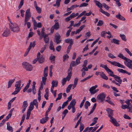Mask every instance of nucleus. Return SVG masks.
<instances>
[{
  "instance_id": "nucleus-14",
  "label": "nucleus",
  "mask_w": 132,
  "mask_h": 132,
  "mask_svg": "<svg viewBox=\"0 0 132 132\" xmlns=\"http://www.w3.org/2000/svg\"><path fill=\"white\" fill-rule=\"evenodd\" d=\"M127 109V111L131 113L132 112V106L131 105H124V109Z\"/></svg>"
},
{
  "instance_id": "nucleus-20",
  "label": "nucleus",
  "mask_w": 132,
  "mask_h": 132,
  "mask_svg": "<svg viewBox=\"0 0 132 132\" xmlns=\"http://www.w3.org/2000/svg\"><path fill=\"white\" fill-rule=\"evenodd\" d=\"M94 2L96 6H97L99 8H102V4L99 1L96 0H94Z\"/></svg>"
},
{
  "instance_id": "nucleus-19",
  "label": "nucleus",
  "mask_w": 132,
  "mask_h": 132,
  "mask_svg": "<svg viewBox=\"0 0 132 132\" xmlns=\"http://www.w3.org/2000/svg\"><path fill=\"white\" fill-rule=\"evenodd\" d=\"M100 73V75L102 78L106 80H107L108 79V78L103 72H101Z\"/></svg>"
},
{
  "instance_id": "nucleus-25",
  "label": "nucleus",
  "mask_w": 132,
  "mask_h": 132,
  "mask_svg": "<svg viewBox=\"0 0 132 132\" xmlns=\"http://www.w3.org/2000/svg\"><path fill=\"white\" fill-rule=\"evenodd\" d=\"M116 17L118 19L121 20H124V17L122 16L120 14L116 16Z\"/></svg>"
},
{
  "instance_id": "nucleus-52",
  "label": "nucleus",
  "mask_w": 132,
  "mask_h": 132,
  "mask_svg": "<svg viewBox=\"0 0 132 132\" xmlns=\"http://www.w3.org/2000/svg\"><path fill=\"white\" fill-rule=\"evenodd\" d=\"M27 114L26 119L27 120H28L31 114V112L27 111Z\"/></svg>"
},
{
  "instance_id": "nucleus-15",
  "label": "nucleus",
  "mask_w": 132,
  "mask_h": 132,
  "mask_svg": "<svg viewBox=\"0 0 132 132\" xmlns=\"http://www.w3.org/2000/svg\"><path fill=\"white\" fill-rule=\"evenodd\" d=\"M39 63H42L44 62L45 60V57L44 56L41 55V57L37 58Z\"/></svg>"
},
{
  "instance_id": "nucleus-4",
  "label": "nucleus",
  "mask_w": 132,
  "mask_h": 132,
  "mask_svg": "<svg viewBox=\"0 0 132 132\" xmlns=\"http://www.w3.org/2000/svg\"><path fill=\"white\" fill-rule=\"evenodd\" d=\"M124 63L129 68L132 69V60L124 57Z\"/></svg>"
},
{
  "instance_id": "nucleus-45",
  "label": "nucleus",
  "mask_w": 132,
  "mask_h": 132,
  "mask_svg": "<svg viewBox=\"0 0 132 132\" xmlns=\"http://www.w3.org/2000/svg\"><path fill=\"white\" fill-rule=\"evenodd\" d=\"M36 45L35 41H34L33 42H31L30 43L29 45H30V47L34 48Z\"/></svg>"
},
{
  "instance_id": "nucleus-29",
  "label": "nucleus",
  "mask_w": 132,
  "mask_h": 132,
  "mask_svg": "<svg viewBox=\"0 0 132 132\" xmlns=\"http://www.w3.org/2000/svg\"><path fill=\"white\" fill-rule=\"evenodd\" d=\"M90 105V103L88 101H87L85 102L84 105V107L86 109H87L88 106H89Z\"/></svg>"
},
{
  "instance_id": "nucleus-54",
  "label": "nucleus",
  "mask_w": 132,
  "mask_h": 132,
  "mask_svg": "<svg viewBox=\"0 0 132 132\" xmlns=\"http://www.w3.org/2000/svg\"><path fill=\"white\" fill-rule=\"evenodd\" d=\"M72 67H70L68 70V74L72 75Z\"/></svg>"
},
{
  "instance_id": "nucleus-16",
  "label": "nucleus",
  "mask_w": 132,
  "mask_h": 132,
  "mask_svg": "<svg viewBox=\"0 0 132 132\" xmlns=\"http://www.w3.org/2000/svg\"><path fill=\"white\" fill-rule=\"evenodd\" d=\"M113 76H114L113 77L114 78L115 80L119 84H121L122 81V80L121 79L120 77L116 75Z\"/></svg>"
},
{
  "instance_id": "nucleus-9",
  "label": "nucleus",
  "mask_w": 132,
  "mask_h": 132,
  "mask_svg": "<svg viewBox=\"0 0 132 132\" xmlns=\"http://www.w3.org/2000/svg\"><path fill=\"white\" fill-rule=\"evenodd\" d=\"M31 16L30 9V8H29L26 10V12L25 19L29 20Z\"/></svg>"
},
{
  "instance_id": "nucleus-53",
  "label": "nucleus",
  "mask_w": 132,
  "mask_h": 132,
  "mask_svg": "<svg viewBox=\"0 0 132 132\" xmlns=\"http://www.w3.org/2000/svg\"><path fill=\"white\" fill-rule=\"evenodd\" d=\"M103 7L107 10H108L110 8V7L108 6L105 3H103Z\"/></svg>"
},
{
  "instance_id": "nucleus-64",
  "label": "nucleus",
  "mask_w": 132,
  "mask_h": 132,
  "mask_svg": "<svg viewBox=\"0 0 132 132\" xmlns=\"http://www.w3.org/2000/svg\"><path fill=\"white\" fill-rule=\"evenodd\" d=\"M61 46L59 45L56 47V50L57 52H59L61 50Z\"/></svg>"
},
{
  "instance_id": "nucleus-7",
  "label": "nucleus",
  "mask_w": 132,
  "mask_h": 132,
  "mask_svg": "<svg viewBox=\"0 0 132 132\" xmlns=\"http://www.w3.org/2000/svg\"><path fill=\"white\" fill-rule=\"evenodd\" d=\"M107 61L113 65L116 66H117L119 67L124 68V66L118 62L115 61L112 62L109 60H107Z\"/></svg>"
},
{
  "instance_id": "nucleus-38",
  "label": "nucleus",
  "mask_w": 132,
  "mask_h": 132,
  "mask_svg": "<svg viewBox=\"0 0 132 132\" xmlns=\"http://www.w3.org/2000/svg\"><path fill=\"white\" fill-rule=\"evenodd\" d=\"M80 126L79 128L80 131H82L84 129V125L83 124H81V123L80 124Z\"/></svg>"
},
{
  "instance_id": "nucleus-27",
  "label": "nucleus",
  "mask_w": 132,
  "mask_h": 132,
  "mask_svg": "<svg viewBox=\"0 0 132 132\" xmlns=\"http://www.w3.org/2000/svg\"><path fill=\"white\" fill-rule=\"evenodd\" d=\"M34 108V106L33 105V104H32V102H31L30 103V106H29V109L27 111L31 112L33 109Z\"/></svg>"
},
{
  "instance_id": "nucleus-58",
  "label": "nucleus",
  "mask_w": 132,
  "mask_h": 132,
  "mask_svg": "<svg viewBox=\"0 0 132 132\" xmlns=\"http://www.w3.org/2000/svg\"><path fill=\"white\" fill-rule=\"evenodd\" d=\"M44 39L45 43H47L49 42V37H47V38L44 37Z\"/></svg>"
},
{
  "instance_id": "nucleus-18",
  "label": "nucleus",
  "mask_w": 132,
  "mask_h": 132,
  "mask_svg": "<svg viewBox=\"0 0 132 132\" xmlns=\"http://www.w3.org/2000/svg\"><path fill=\"white\" fill-rule=\"evenodd\" d=\"M7 129L9 131L12 132L13 131V129L12 127L10 126V123L9 122H7Z\"/></svg>"
},
{
  "instance_id": "nucleus-13",
  "label": "nucleus",
  "mask_w": 132,
  "mask_h": 132,
  "mask_svg": "<svg viewBox=\"0 0 132 132\" xmlns=\"http://www.w3.org/2000/svg\"><path fill=\"white\" fill-rule=\"evenodd\" d=\"M106 111L108 114V116L110 118L112 117L113 115V111L110 108H108L106 109Z\"/></svg>"
},
{
  "instance_id": "nucleus-1",
  "label": "nucleus",
  "mask_w": 132,
  "mask_h": 132,
  "mask_svg": "<svg viewBox=\"0 0 132 132\" xmlns=\"http://www.w3.org/2000/svg\"><path fill=\"white\" fill-rule=\"evenodd\" d=\"M10 23H9V28L11 31L14 32L18 33L20 31V28L16 23H13L10 21Z\"/></svg>"
},
{
  "instance_id": "nucleus-60",
  "label": "nucleus",
  "mask_w": 132,
  "mask_h": 132,
  "mask_svg": "<svg viewBox=\"0 0 132 132\" xmlns=\"http://www.w3.org/2000/svg\"><path fill=\"white\" fill-rule=\"evenodd\" d=\"M71 76L72 75L68 74V75L67 76L66 78H66L67 80H68V81H69L70 80Z\"/></svg>"
},
{
  "instance_id": "nucleus-41",
  "label": "nucleus",
  "mask_w": 132,
  "mask_h": 132,
  "mask_svg": "<svg viewBox=\"0 0 132 132\" xmlns=\"http://www.w3.org/2000/svg\"><path fill=\"white\" fill-rule=\"evenodd\" d=\"M86 100V97H84L82 101L81 102V103L80 104V108H81L83 106L84 104V102H85V101Z\"/></svg>"
},
{
  "instance_id": "nucleus-2",
  "label": "nucleus",
  "mask_w": 132,
  "mask_h": 132,
  "mask_svg": "<svg viewBox=\"0 0 132 132\" xmlns=\"http://www.w3.org/2000/svg\"><path fill=\"white\" fill-rule=\"evenodd\" d=\"M21 83V80H19L16 82L15 85V87H16L15 88V91L12 93V95H16L20 91L21 89V87H20Z\"/></svg>"
},
{
  "instance_id": "nucleus-23",
  "label": "nucleus",
  "mask_w": 132,
  "mask_h": 132,
  "mask_svg": "<svg viewBox=\"0 0 132 132\" xmlns=\"http://www.w3.org/2000/svg\"><path fill=\"white\" fill-rule=\"evenodd\" d=\"M48 118H43L40 120V123L42 124H44L48 120Z\"/></svg>"
},
{
  "instance_id": "nucleus-39",
  "label": "nucleus",
  "mask_w": 132,
  "mask_h": 132,
  "mask_svg": "<svg viewBox=\"0 0 132 132\" xmlns=\"http://www.w3.org/2000/svg\"><path fill=\"white\" fill-rule=\"evenodd\" d=\"M81 118H82V117L81 116L80 118H79V119L78 120V121L76 125H75V128H77L78 126L79 123H80V122H81Z\"/></svg>"
},
{
  "instance_id": "nucleus-50",
  "label": "nucleus",
  "mask_w": 132,
  "mask_h": 132,
  "mask_svg": "<svg viewBox=\"0 0 132 132\" xmlns=\"http://www.w3.org/2000/svg\"><path fill=\"white\" fill-rule=\"evenodd\" d=\"M83 68L81 70V71H87L88 70V69L87 68V67L86 66L82 67Z\"/></svg>"
},
{
  "instance_id": "nucleus-40",
  "label": "nucleus",
  "mask_w": 132,
  "mask_h": 132,
  "mask_svg": "<svg viewBox=\"0 0 132 132\" xmlns=\"http://www.w3.org/2000/svg\"><path fill=\"white\" fill-rule=\"evenodd\" d=\"M72 45V44L71 43L70 44H69V46H68L67 51V54L69 53L70 52V49H71V47Z\"/></svg>"
},
{
  "instance_id": "nucleus-63",
  "label": "nucleus",
  "mask_w": 132,
  "mask_h": 132,
  "mask_svg": "<svg viewBox=\"0 0 132 132\" xmlns=\"http://www.w3.org/2000/svg\"><path fill=\"white\" fill-rule=\"evenodd\" d=\"M68 103V102L67 101L64 102L62 105V108L63 109L65 107V106L67 105Z\"/></svg>"
},
{
  "instance_id": "nucleus-30",
  "label": "nucleus",
  "mask_w": 132,
  "mask_h": 132,
  "mask_svg": "<svg viewBox=\"0 0 132 132\" xmlns=\"http://www.w3.org/2000/svg\"><path fill=\"white\" fill-rule=\"evenodd\" d=\"M120 41L114 38L113 39L111 40V42L112 43H114L117 44L119 45V42Z\"/></svg>"
},
{
  "instance_id": "nucleus-48",
  "label": "nucleus",
  "mask_w": 132,
  "mask_h": 132,
  "mask_svg": "<svg viewBox=\"0 0 132 132\" xmlns=\"http://www.w3.org/2000/svg\"><path fill=\"white\" fill-rule=\"evenodd\" d=\"M100 66V67H101L104 68L106 70H107V69H108V68H109L106 65H104L102 64H101Z\"/></svg>"
},
{
  "instance_id": "nucleus-46",
  "label": "nucleus",
  "mask_w": 132,
  "mask_h": 132,
  "mask_svg": "<svg viewBox=\"0 0 132 132\" xmlns=\"http://www.w3.org/2000/svg\"><path fill=\"white\" fill-rule=\"evenodd\" d=\"M23 1L24 0H21L20 4L18 6V8L19 9H20L23 5Z\"/></svg>"
},
{
  "instance_id": "nucleus-8",
  "label": "nucleus",
  "mask_w": 132,
  "mask_h": 132,
  "mask_svg": "<svg viewBox=\"0 0 132 132\" xmlns=\"http://www.w3.org/2000/svg\"><path fill=\"white\" fill-rule=\"evenodd\" d=\"M59 26L58 22H56L54 25L53 26L51 29V33H53L54 32V29L57 30L59 28Z\"/></svg>"
},
{
  "instance_id": "nucleus-21",
  "label": "nucleus",
  "mask_w": 132,
  "mask_h": 132,
  "mask_svg": "<svg viewBox=\"0 0 132 132\" xmlns=\"http://www.w3.org/2000/svg\"><path fill=\"white\" fill-rule=\"evenodd\" d=\"M76 100L75 99H73L71 101L69 105L72 106V108L74 107L75 106L76 104Z\"/></svg>"
},
{
  "instance_id": "nucleus-6",
  "label": "nucleus",
  "mask_w": 132,
  "mask_h": 132,
  "mask_svg": "<svg viewBox=\"0 0 132 132\" xmlns=\"http://www.w3.org/2000/svg\"><path fill=\"white\" fill-rule=\"evenodd\" d=\"M11 33L10 30L7 28H5L4 29V31L2 36L3 37H7L9 36Z\"/></svg>"
},
{
  "instance_id": "nucleus-12",
  "label": "nucleus",
  "mask_w": 132,
  "mask_h": 132,
  "mask_svg": "<svg viewBox=\"0 0 132 132\" xmlns=\"http://www.w3.org/2000/svg\"><path fill=\"white\" fill-rule=\"evenodd\" d=\"M34 6L37 13H40L41 12L42 9L40 7L37 6V4L36 1H35L34 2Z\"/></svg>"
},
{
  "instance_id": "nucleus-34",
  "label": "nucleus",
  "mask_w": 132,
  "mask_h": 132,
  "mask_svg": "<svg viewBox=\"0 0 132 132\" xmlns=\"http://www.w3.org/2000/svg\"><path fill=\"white\" fill-rule=\"evenodd\" d=\"M92 76H88L87 77L84 79H83L82 80H80V82H84L85 81L90 79L91 78L92 76Z\"/></svg>"
},
{
  "instance_id": "nucleus-22",
  "label": "nucleus",
  "mask_w": 132,
  "mask_h": 132,
  "mask_svg": "<svg viewBox=\"0 0 132 132\" xmlns=\"http://www.w3.org/2000/svg\"><path fill=\"white\" fill-rule=\"evenodd\" d=\"M64 41L66 43H69V44H70L71 43L72 45L73 44V41L72 39L68 38L65 40Z\"/></svg>"
},
{
  "instance_id": "nucleus-37",
  "label": "nucleus",
  "mask_w": 132,
  "mask_h": 132,
  "mask_svg": "<svg viewBox=\"0 0 132 132\" xmlns=\"http://www.w3.org/2000/svg\"><path fill=\"white\" fill-rule=\"evenodd\" d=\"M67 81L66 78H63L61 81V83L63 86H64L66 84Z\"/></svg>"
},
{
  "instance_id": "nucleus-36",
  "label": "nucleus",
  "mask_w": 132,
  "mask_h": 132,
  "mask_svg": "<svg viewBox=\"0 0 132 132\" xmlns=\"http://www.w3.org/2000/svg\"><path fill=\"white\" fill-rule=\"evenodd\" d=\"M25 116L26 114H24L23 115L21 121L20 123V126H21L22 123L23 122L25 118Z\"/></svg>"
},
{
  "instance_id": "nucleus-3",
  "label": "nucleus",
  "mask_w": 132,
  "mask_h": 132,
  "mask_svg": "<svg viewBox=\"0 0 132 132\" xmlns=\"http://www.w3.org/2000/svg\"><path fill=\"white\" fill-rule=\"evenodd\" d=\"M22 65L23 67L27 71H31L32 70V66L27 62H23Z\"/></svg>"
},
{
  "instance_id": "nucleus-51",
  "label": "nucleus",
  "mask_w": 132,
  "mask_h": 132,
  "mask_svg": "<svg viewBox=\"0 0 132 132\" xmlns=\"http://www.w3.org/2000/svg\"><path fill=\"white\" fill-rule=\"evenodd\" d=\"M125 50L130 56H132V53L130 52L128 49L126 48L125 49Z\"/></svg>"
},
{
  "instance_id": "nucleus-26",
  "label": "nucleus",
  "mask_w": 132,
  "mask_h": 132,
  "mask_svg": "<svg viewBox=\"0 0 132 132\" xmlns=\"http://www.w3.org/2000/svg\"><path fill=\"white\" fill-rule=\"evenodd\" d=\"M97 85H95L94 86H93L91 87L89 89V91L90 92V93L92 94V92H93L94 90L97 88Z\"/></svg>"
},
{
  "instance_id": "nucleus-24",
  "label": "nucleus",
  "mask_w": 132,
  "mask_h": 132,
  "mask_svg": "<svg viewBox=\"0 0 132 132\" xmlns=\"http://www.w3.org/2000/svg\"><path fill=\"white\" fill-rule=\"evenodd\" d=\"M106 71H107V73L109 74L110 76L114 77V76H113L115 75L113 74V72L109 68H108V69H107V70H106Z\"/></svg>"
},
{
  "instance_id": "nucleus-11",
  "label": "nucleus",
  "mask_w": 132,
  "mask_h": 132,
  "mask_svg": "<svg viewBox=\"0 0 132 132\" xmlns=\"http://www.w3.org/2000/svg\"><path fill=\"white\" fill-rule=\"evenodd\" d=\"M28 105V103L27 101H24L23 103L22 108L23 109L22 111V113H23L25 111L26 108Z\"/></svg>"
},
{
  "instance_id": "nucleus-10",
  "label": "nucleus",
  "mask_w": 132,
  "mask_h": 132,
  "mask_svg": "<svg viewBox=\"0 0 132 132\" xmlns=\"http://www.w3.org/2000/svg\"><path fill=\"white\" fill-rule=\"evenodd\" d=\"M111 120L110 121L115 126H119V124L118 123L116 120L113 117L110 118Z\"/></svg>"
},
{
  "instance_id": "nucleus-5",
  "label": "nucleus",
  "mask_w": 132,
  "mask_h": 132,
  "mask_svg": "<svg viewBox=\"0 0 132 132\" xmlns=\"http://www.w3.org/2000/svg\"><path fill=\"white\" fill-rule=\"evenodd\" d=\"M106 95L104 93H101L99 94L97 97V99L98 100H100L99 102H103L105 100Z\"/></svg>"
},
{
  "instance_id": "nucleus-44",
  "label": "nucleus",
  "mask_w": 132,
  "mask_h": 132,
  "mask_svg": "<svg viewBox=\"0 0 132 132\" xmlns=\"http://www.w3.org/2000/svg\"><path fill=\"white\" fill-rule=\"evenodd\" d=\"M76 66V65L75 61H72L70 64V67H75Z\"/></svg>"
},
{
  "instance_id": "nucleus-33",
  "label": "nucleus",
  "mask_w": 132,
  "mask_h": 132,
  "mask_svg": "<svg viewBox=\"0 0 132 132\" xmlns=\"http://www.w3.org/2000/svg\"><path fill=\"white\" fill-rule=\"evenodd\" d=\"M55 56L54 55H53L52 56H51L49 57V59L51 61V62L53 63H55Z\"/></svg>"
},
{
  "instance_id": "nucleus-17",
  "label": "nucleus",
  "mask_w": 132,
  "mask_h": 132,
  "mask_svg": "<svg viewBox=\"0 0 132 132\" xmlns=\"http://www.w3.org/2000/svg\"><path fill=\"white\" fill-rule=\"evenodd\" d=\"M15 80V79L14 78L13 79L10 80L8 82V86L7 88H9L11 87L12 84L13 83Z\"/></svg>"
},
{
  "instance_id": "nucleus-62",
  "label": "nucleus",
  "mask_w": 132,
  "mask_h": 132,
  "mask_svg": "<svg viewBox=\"0 0 132 132\" xmlns=\"http://www.w3.org/2000/svg\"><path fill=\"white\" fill-rule=\"evenodd\" d=\"M130 100H126L125 101V102L127 104L126 105H131V103L130 102Z\"/></svg>"
},
{
  "instance_id": "nucleus-49",
  "label": "nucleus",
  "mask_w": 132,
  "mask_h": 132,
  "mask_svg": "<svg viewBox=\"0 0 132 132\" xmlns=\"http://www.w3.org/2000/svg\"><path fill=\"white\" fill-rule=\"evenodd\" d=\"M46 45L45 44V45H44V47L42 48H41V49L40 51V52L41 53H42L44 52V50H45L46 48Z\"/></svg>"
},
{
  "instance_id": "nucleus-47",
  "label": "nucleus",
  "mask_w": 132,
  "mask_h": 132,
  "mask_svg": "<svg viewBox=\"0 0 132 132\" xmlns=\"http://www.w3.org/2000/svg\"><path fill=\"white\" fill-rule=\"evenodd\" d=\"M99 39V37L97 39L94 41L92 44L91 45V47H93L94 45H95L98 41Z\"/></svg>"
},
{
  "instance_id": "nucleus-35",
  "label": "nucleus",
  "mask_w": 132,
  "mask_h": 132,
  "mask_svg": "<svg viewBox=\"0 0 132 132\" xmlns=\"http://www.w3.org/2000/svg\"><path fill=\"white\" fill-rule=\"evenodd\" d=\"M81 59V58L80 57H78L75 63L76 65H77L80 63V60Z\"/></svg>"
},
{
  "instance_id": "nucleus-59",
  "label": "nucleus",
  "mask_w": 132,
  "mask_h": 132,
  "mask_svg": "<svg viewBox=\"0 0 132 132\" xmlns=\"http://www.w3.org/2000/svg\"><path fill=\"white\" fill-rule=\"evenodd\" d=\"M63 62H64L65 60L67 58H69V56L67 54H66L65 55H64L63 56Z\"/></svg>"
},
{
  "instance_id": "nucleus-31",
  "label": "nucleus",
  "mask_w": 132,
  "mask_h": 132,
  "mask_svg": "<svg viewBox=\"0 0 132 132\" xmlns=\"http://www.w3.org/2000/svg\"><path fill=\"white\" fill-rule=\"evenodd\" d=\"M72 85V84H70L68 86L66 90V92L67 93H68L70 92Z\"/></svg>"
},
{
  "instance_id": "nucleus-43",
  "label": "nucleus",
  "mask_w": 132,
  "mask_h": 132,
  "mask_svg": "<svg viewBox=\"0 0 132 132\" xmlns=\"http://www.w3.org/2000/svg\"><path fill=\"white\" fill-rule=\"evenodd\" d=\"M103 24V22L102 20H99L97 24V26H101Z\"/></svg>"
},
{
  "instance_id": "nucleus-42",
  "label": "nucleus",
  "mask_w": 132,
  "mask_h": 132,
  "mask_svg": "<svg viewBox=\"0 0 132 132\" xmlns=\"http://www.w3.org/2000/svg\"><path fill=\"white\" fill-rule=\"evenodd\" d=\"M46 80L47 78L46 77H42V82L45 85Z\"/></svg>"
},
{
  "instance_id": "nucleus-57",
  "label": "nucleus",
  "mask_w": 132,
  "mask_h": 132,
  "mask_svg": "<svg viewBox=\"0 0 132 132\" xmlns=\"http://www.w3.org/2000/svg\"><path fill=\"white\" fill-rule=\"evenodd\" d=\"M49 48L50 50H52L53 52H55V49L53 45H50L49 46Z\"/></svg>"
},
{
  "instance_id": "nucleus-55",
  "label": "nucleus",
  "mask_w": 132,
  "mask_h": 132,
  "mask_svg": "<svg viewBox=\"0 0 132 132\" xmlns=\"http://www.w3.org/2000/svg\"><path fill=\"white\" fill-rule=\"evenodd\" d=\"M105 101L106 102H107L109 104H111V105H112L113 106L114 105V103L112 102L111 100H105Z\"/></svg>"
},
{
  "instance_id": "nucleus-61",
  "label": "nucleus",
  "mask_w": 132,
  "mask_h": 132,
  "mask_svg": "<svg viewBox=\"0 0 132 132\" xmlns=\"http://www.w3.org/2000/svg\"><path fill=\"white\" fill-rule=\"evenodd\" d=\"M61 0H56V4H57V7H59L60 4V2Z\"/></svg>"
},
{
  "instance_id": "nucleus-28",
  "label": "nucleus",
  "mask_w": 132,
  "mask_h": 132,
  "mask_svg": "<svg viewBox=\"0 0 132 132\" xmlns=\"http://www.w3.org/2000/svg\"><path fill=\"white\" fill-rule=\"evenodd\" d=\"M58 84V81L57 80H53L52 81L51 83V84H52V85H53L54 87H56L57 86V84Z\"/></svg>"
},
{
  "instance_id": "nucleus-56",
  "label": "nucleus",
  "mask_w": 132,
  "mask_h": 132,
  "mask_svg": "<svg viewBox=\"0 0 132 132\" xmlns=\"http://www.w3.org/2000/svg\"><path fill=\"white\" fill-rule=\"evenodd\" d=\"M88 5V3H84L81 4L79 6V7H86Z\"/></svg>"
},
{
  "instance_id": "nucleus-32",
  "label": "nucleus",
  "mask_w": 132,
  "mask_h": 132,
  "mask_svg": "<svg viewBox=\"0 0 132 132\" xmlns=\"http://www.w3.org/2000/svg\"><path fill=\"white\" fill-rule=\"evenodd\" d=\"M11 117V115H10L9 114L6 117L5 119H3L2 120V121H4L3 122H4V124L5 122L6 121H7L9 119V118H10Z\"/></svg>"
}]
</instances>
